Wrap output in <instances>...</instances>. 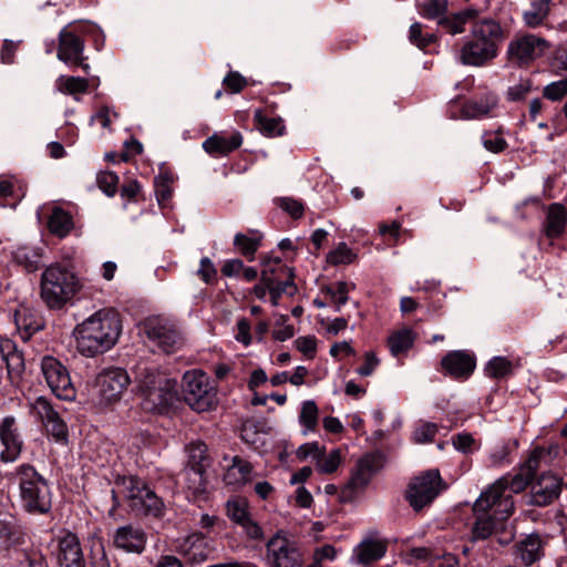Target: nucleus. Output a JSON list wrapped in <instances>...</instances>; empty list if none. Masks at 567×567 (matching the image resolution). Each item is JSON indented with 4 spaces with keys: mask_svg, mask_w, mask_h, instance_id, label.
<instances>
[{
    "mask_svg": "<svg viewBox=\"0 0 567 567\" xmlns=\"http://www.w3.org/2000/svg\"><path fill=\"white\" fill-rule=\"evenodd\" d=\"M560 449L557 444L534 449L517 474L512 477H501L481 494L474 504V509L485 511L496 507L495 513L501 514L502 518L509 517L514 512V501L511 495H504L506 488L518 494L527 486L530 487L537 471L549 466L557 458Z\"/></svg>",
    "mask_w": 567,
    "mask_h": 567,
    "instance_id": "nucleus-1",
    "label": "nucleus"
},
{
    "mask_svg": "<svg viewBox=\"0 0 567 567\" xmlns=\"http://www.w3.org/2000/svg\"><path fill=\"white\" fill-rule=\"evenodd\" d=\"M121 332L118 313L112 309H101L79 323L73 333L78 351L92 358L113 348Z\"/></svg>",
    "mask_w": 567,
    "mask_h": 567,
    "instance_id": "nucleus-2",
    "label": "nucleus"
},
{
    "mask_svg": "<svg viewBox=\"0 0 567 567\" xmlns=\"http://www.w3.org/2000/svg\"><path fill=\"white\" fill-rule=\"evenodd\" d=\"M504 39L501 24L491 18L473 23L470 35L463 40L458 61L468 66H484L498 54V44Z\"/></svg>",
    "mask_w": 567,
    "mask_h": 567,
    "instance_id": "nucleus-3",
    "label": "nucleus"
},
{
    "mask_svg": "<svg viewBox=\"0 0 567 567\" xmlns=\"http://www.w3.org/2000/svg\"><path fill=\"white\" fill-rule=\"evenodd\" d=\"M82 289L72 267L55 262L47 267L40 280V297L49 309L60 310Z\"/></svg>",
    "mask_w": 567,
    "mask_h": 567,
    "instance_id": "nucleus-4",
    "label": "nucleus"
},
{
    "mask_svg": "<svg viewBox=\"0 0 567 567\" xmlns=\"http://www.w3.org/2000/svg\"><path fill=\"white\" fill-rule=\"evenodd\" d=\"M135 380L142 406L146 411L161 413L177 399V381L155 369H140Z\"/></svg>",
    "mask_w": 567,
    "mask_h": 567,
    "instance_id": "nucleus-5",
    "label": "nucleus"
},
{
    "mask_svg": "<svg viewBox=\"0 0 567 567\" xmlns=\"http://www.w3.org/2000/svg\"><path fill=\"white\" fill-rule=\"evenodd\" d=\"M14 480L19 486L22 508L30 514H47L52 506V494L47 480L30 464L16 468Z\"/></svg>",
    "mask_w": 567,
    "mask_h": 567,
    "instance_id": "nucleus-6",
    "label": "nucleus"
},
{
    "mask_svg": "<svg viewBox=\"0 0 567 567\" xmlns=\"http://www.w3.org/2000/svg\"><path fill=\"white\" fill-rule=\"evenodd\" d=\"M117 493L122 494L130 509L136 515L159 517L164 511L162 499L136 476H124L116 482ZM112 497L117 502L116 491Z\"/></svg>",
    "mask_w": 567,
    "mask_h": 567,
    "instance_id": "nucleus-7",
    "label": "nucleus"
},
{
    "mask_svg": "<svg viewBox=\"0 0 567 567\" xmlns=\"http://www.w3.org/2000/svg\"><path fill=\"white\" fill-rule=\"evenodd\" d=\"M444 488L439 470H429L411 478L405 499L415 512H420L430 506Z\"/></svg>",
    "mask_w": 567,
    "mask_h": 567,
    "instance_id": "nucleus-8",
    "label": "nucleus"
},
{
    "mask_svg": "<svg viewBox=\"0 0 567 567\" xmlns=\"http://www.w3.org/2000/svg\"><path fill=\"white\" fill-rule=\"evenodd\" d=\"M265 565L267 567H303L305 558L298 544L280 529L266 543Z\"/></svg>",
    "mask_w": 567,
    "mask_h": 567,
    "instance_id": "nucleus-9",
    "label": "nucleus"
},
{
    "mask_svg": "<svg viewBox=\"0 0 567 567\" xmlns=\"http://www.w3.org/2000/svg\"><path fill=\"white\" fill-rule=\"evenodd\" d=\"M184 399L196 412L212 410L217 403V392L209 378L200 370L185 372L183 377Z\"/></svg>",
    "mask_w": 567,
    "mask_h": 567,
    "instance_id": "nucleus-10",
    "label": "nucleus"
},
{
    "mask_svg": "<svg viewBox=\"0 0 567 567\" xmlns=\"http://www.w3.org/2000/svg\"><path fill=\"white\" fill-rule=\"evenodd\" d=\"M130 377L124 369L111 368L101 371L95 379L93 400L100 406H109L117 402L127 385Z\"/></svg>",
    "mask_w": 567,
    "mask_h": 567,
    "instance_id": "nucleus-11",
    "label": "nucleus"
},
{
    "mask_svg": "<svg viewBox=\"0 0 567 567\" xmlns=\"http://www.w3.org/2000/svg\"><path fill=\"white\" fill-rule=\"evenodd\" d=\"M141 331L158 350L169 353L175 351L182 343L179 333L175 327L162 317H150L141 324Z\"/></svg>",
    "mask_w": 567,
    "mask_h": 567,
    "instance_id": "nucleus-12",
    "label": "nucleus"
},
{
    "mask_svg": "<svg viewBox=\"0 0 567 567\" xmlns=\"http://www.w3.org/2000/svg\"><path fill=\"white\" fill-rule=\"evenodd\" d=\"M548 48L549 43L544 38L524 34L509 41L506 54L512 63L526 66L542 56Z\"/></svg>",
    "mask_w": 567,
    "mask_h": 567,
    "instance_id": "nucleus-13",
    "label": "nucleus"
},
{
    "mask_svg": "<svg viewBox=\"0 0 567 567\" xmlns=\"http://www.w3.org/2000/svg\"><path fill=\"white\" fill-rule=\"evenodd\" d=\"M382 458L378 454H365L361 457L352 473L348 484L341 491L342 501H351L359 492L363 491L372 477L381 470Z\"/></svg>",
    "mask_w": 567,
    "mask_h": 567,
    "instance_id": "nucleus-14",
    "label": "nucleus"
},
{
    "mask_svg": "<svg viewBox=\"0 0 567 567\" xmlns=\"http://www.w3.org/2000/svg\"><path fill=\"white\" fill-rule=\"evenodd\" d=\"M43 377L56 398L65 401L75 399V389L66 368L53 357H44L41 361Z\"/></svg>",
    "mask_w": 567,
    "mask_h": 567,
    "instance_id": "nucleus-15",
    "label": "nucleus"
},
{
    "mask_svg": "<svg viewBox=\"0 0 567 567\" xmlns=\"http://www.w3.org/2000/svg\"><path fill=\"white\" fill-rule=\"evenodd\" d=\"M186 452L188 460L184 475L187 486L195 494L202 493L206 486L207 446L203 442H192L186 446Z\"/></svg>",
    "mask_w": 567,
    "mask_h": 567,
    "instance_id": "nucleus-16",
    "label": "nucleus"
},
{
    "mask_svg": "<svg viewBox=\"0 0 567 567\" xmlns=\"http://www.w3.org/2000/svg\"><path fill=\"white\" fill-rule=\"evenodd\" d=\"M31 413L41 421L48 435L56 443L68 444V426L45 398L39 396L31 403Z\"/></svg>",
    "mask_w": 567,
    "mask_h": 567,
    "instance_id": "nucleus-17",
    "label": "nucleus"
},
{
    "mask_svg": "<svg viewBox=\"0 0 567 567\" xmlns=\"http://www.w3.org/2000/svg\"><path fill=\"white\" fill-rule=\"evenodd\" d=\"M563 488V478L548 471L533 478L528 495V504L533 506H547L558 498Z\"/></svg>",
    "mask_w": 567,
    "mask_h": 567,
    "instance_id": "nucleus-18",
    "label": "nucleus"
},
{
    "mask_svg": "<svg viewBox=\"0 0 567 567\" xmlns=\"http://www.w3.org/2000/svg\"><path fill=\"white\" fill-rule=\"evenodd\" d=\"M54 542L60 567H85L80 540L75 534L63 532L56 536Z\"/></svg>",
    "mask_w": 567,
    "mask_h": 567,
    "instance_id": "nucleus-19",
    "label": "nucleus"
},
{
    "mask_svg": "<svg viewBox=\"0 0 567 567\" xmlns=\"http://www.w3.org/2000/svg\"><path fill=\"white\" fill-rule=\"evenodd\" d=\"M0 442L2 450L0 458L2 462L11 463L18 460L23 449V441L16 426V419L7 416L0 424Z\"/></svg>",
    "mask_w": 567,
    "mask_h": 567,
    "instance_id": "nucleus-20",
    "label": "nucleus"
},
{
    "mask_svg": "<svg viewBox=\"0 0 567 567\" xmlns=\"http://www.w3.org/2000/svg\"><path fill=\"white\" fill-rule=\"evenodd\" d=\"M146 542L147 536L144 529L133 524L116 528L113 535L114 546L126 553H143Z\"/></svg>",
    "mask_w": 567,
    "mask_h": 567,
    "instance_id": "nucleus-21",
    "label": "nucleus"
},
{
    "mask_svg": "<svg viewBox=\"0 0 567 567\" xmlns=\"http://www.w3.org/2000/svg\"><path fill=\"white\" fill-rule=\"evenodd\" d=\"M226 509L228 517L240 525L249 538L261 539L264 537L261 527L250 517L246 499H229L226 504Z\"/></svg>",
    "mask_w": 567,
    "mask_h": 567,
    "instance_id": "nucleus-22",
    "label": "nucleus"
},
{
    "mask_svg": "<svg viewBox=\"0 0 567 567\" xmlns=\"http://www.w3.org/2000/svg\"><path fill=\"white\" fill-rule=\"evenodd\" d=\"M84 42L71 27L59 33L58 59L66 64H80L83 60Z\"/></svg>",
    "mask_w": 567,
    "mask_h": 567,
    "instance_id": "nucleus-23",
    "label": "nucleus"
},
{
    "mask_svg": "<svg viewBox=\"0 0 567 567\" xmlns=\"http://www.w3.org/2000/svg\"><path fill=\"white\" fill-rule=\"evenodd\" d=\"M177 550L190 563L200 564L208 559L213 546L210 539L202 533H192L179 540Z\"/></svg>",
    "mask_w": 567,
    "mask_h": 567,
    "instance_id": "nucleus-24",
    "label": "nucleus"
},
{
    "mask_svg": "<svg viewBox=\"0 0 567 567\" xmlns=\"http://www.w3.org/2000/svg\"><path fill=\"white\" fill-rule=\"evenodd\" d=\"M441 364L445 373L454 379L468 378L476 365L474 357L462 350L450 351Z\"/></svg>",
    "mask_w": 567,
    "mask_h": 567,
    "instance_id": "nucleus-25",
    "label": "nucleus"
},
{
    "mask_svg": "<svg viewBox=\"0 0 567 567\" xmlns=\"http://www.w3.org/2000/svg\"><path fill=\"white\" fill-rule=\"evenodd\" d=\"M386 549L388 544L385 540L372 538L363 539L354 547L351 563L367 567L381 559L385 555Z\"/></svg>",
    "mask_w": 567,
    "mask_h": 567,
    "instance_id": "nucleus-26",
    "label": "nucleus"
},
{
    "mask_svg": "<svg viewBox=\"0 0 567 567\" xmlns=\"http://www.w3.org/2000/svg\"><path fill=\"white\" fill-rule=\"evenodd\" d=\"M243 144V136L235 131L229 134L215 133L203 142V148L213 156H225Z\"/></svg>",
    "mask_w": 567,
    "mask_h": 567,
    "instance_id": "nucleus-27",
    "label": "nucleus"
},
{
    "mask_svg": "<svg viewBox=\"0 0 567 567\" xmlns=\"http://www.w3.org/2000/svg\"><path fill=\"white\" fill-rule=\"evenodd\" d=\"M0 355L6 363L8 377L11 380L19 379L24 371V359L11 339L0 336Z\"/></svg>",
    "mask_w": 567,
    "mask_h": 567,
    "instance_id": "nucleus-28",
    "label": "nucleus"
},
{
    "mask_svg": "<svg viewBox=\"0 0 567 567\" xmlns=\"http://www.w3.org/2000/svg\"><path fill=\"white\" fill-rule=\"evenodd\" d=\"M544 545L539 535L529 534L515 545V559L525 566H532L544 555Z\"/></svg>",
    "mask_w": 567,
    "mask_h": 567,
    "instance_id": "nucleus-29",
    "label": "nucleus"
},
{
    "mask_svg": "<svg viewBox=\"0 0 567 567\" xmlns=\"http://www.w3.org/2000/svg\"><path fill=\"white\" fill-rule=\"evenodd\" d=\"M480 16V10L474 7H468L450 16H445L440 25L444 28L451 35H456L465 32L466 24L475 22Z\"/></svg>",
    "mask_w": 567,
    "mask_h": 567,
    "instance_id": "nucleus-30",
    "label": "nucleus"
},
{
    "mask_svg": "<svg viewBox=\"0 0 567 567\" xmlns=\"http://www.w3.org/2000/svg\"><path fill=\"white\" fill-rule=\"evenodd\" d=\"M496 507H492L485 511H475L476 513L482 512L477 516L476 522L472 528V538L474 540H483L488 538L497 528V522L503 520L502 515L495 513Z\"/></svg>",
    "mask_w": 567,
    "mask_h": 567,
    "instance_id": "nucleus-31",
    "label": "nucleus"
},
{
    "mask_svg": "<svg viewBox=\"0 0 567 567\" xmlns=\"http://www.w3.org/2000/svg\"><path fill=\"white\" fill-rule=\"evenodd\" d=\"M254 478L252 466L246 460L235 456L231 465L227 468L224 481L227 485L240 486Z\"/></svg>",
    "mask_w": 567,
    "mask_h": 567,
    "instance_id": "nucleus-32",
    "label": "nucleus"
},
{
    "mask_svg": "<svg viewBox=\"0 0 567 567\" xmlns=\"http://www.w3.org/2000/svg\"><path fill=\"white\" fill-rule=\"evenodd\" d=\"M567 212L565 207L558 203L551 204L547 209L546 221L544 226L545 234L548 238L559 237L566 227Z\"/></svg>",
    "mask_w": 567,
    "mask_h": 567,
    "instance_id": "nucleus-33",
    "label": "nucleus"
},
{
    "mask_svg": "<svg viewBox=\"0 0 567 567\" xmlns=\"http://www.w3.org/2000/svg\"><path fill=\"white\" fill-rule=\"evenodd\" d=\"M416 332L411 328H402L393 331L388 337V347L393 357L405 354L414 344Z\"/></svg>",
    "mask_w": 567,
    "mask_h": 567,
    "instance_id": "nucleus-34",
    "label": "nucleus"
},
{
    "mask_svg": "<svg viewBox=\"0 0 567 567\" xmlns=\"http://www.w3.org/2000/svg\"><path fill=\"white\" fill-rule=\"evenodd\" d=\"M14 322L18 330L21 331V337L24 340L29 339L34 332L42 328L41 319L34 316V313L25 307H20L14 312Z\"/></svg>",
    "mask_w": 567,
    "mask_h": 567,
    "instance_id": "nucleus-35",
    "label": "nucleus"
},
{
    "mask_svg": "<svg viewBox=\"0 0 567 567\" xmlns=\"http://www.w3.org/2000/svg\"><path fill=\"white\" fill-rule=\"evenodd\" d=\"M497 104V99L494 94L488 93L484 96L467 101L463 106V114L467 118H476L487 115Z\"/></svg>",
    "mask_w": 567,
    "mask_h": 567,
    "instance_id": "nucleus-36",
    "label": "nucleus"
},
{
    "mask_svg": "<svg viewBox=\"0 0 567 567\" xmlns=\"http://www.w3.org/2000/svg\"><path fill=\"white\" fill-rule=\"evenodd\" d=\"M529 8L523 12V20L529 28L540 25L548 17L550 0H529Z\"/></svg>",
    "mask_w": 567,
    "mask_h": 567,
    "instance_id": "nucleus-37",
    "label": "nucleus"
},
{
    "mask_svg": "<svg viewBox=\"0 0 567 567\" xmlns=\"http://www.w3.org/2000/svg\"><path fill=\"white\" fill-rule=\"evenodd\" d=\"M261 281L269 288H274V285L279 281V278L284 272H290V268L282 264L281 259L267 258L262 262Z\"/></svg>",
    "mask_w": 567,
    "mask_h": 567,
    "instance_id": "nucleus-38",
    "label": "nucleus"
},
{
    "mask_svg": "<svg viewBox=\"0 0 567 567\" xmlns=\"http://www.w3.org/2000/svg\"><path fill=\"white\" fill-rule=\"evenodd\" d=\"M417 12L421 17L429 20L440 21L447 14V0H423L416 3Z\"/></svg>",
    "mask_w": 567,
    "mask_h": 567,
    "instance_id": "nucleus-39",
    "label": "nucleus"
},
{
    "mask_svg": "<svg viewBox=\"0 0 567 567\" xmlns=\"http://www.w3.org/2000/svg\"><path fill=\"white\" fill-rule=\"evenodd\" d=\"M354 288L353 284L346 281H337L322 289L327 296H329L331 303L334 305V310L339 312L341 307L349 300V292Z\"/></svg>",
    "mask_w": 567,
    "mask_h": 567,
    "instance_id": "nucleus-40",
    "label": "nucleus"
},
{
    "mask_svg": "<svg viewBox=\"0 0 567 567\" xmlns=\"http://www.w3.org/2000/svg\"><path fill=\"white\" fill-rule=\"evenodd\" d=\"M48 226L53 235L65 237L73 227L71 216L61 208H54L49 218Z\"/></svg>",
    "mask_w": 567,
    "mask_h": 567,
    "instance_id": "nucleus-41",
    "label": "nucleus"
},
{
    "mask_svg": "<svg viewBox=\"0 0 567 567\" xmlns=\"http://www.w3.org/2000/svg\"><path fill=\"white\" fill-rule=\"evenodd\" d=\"M14 260L22 265L29 272L35 271L42 259V250L40 248L19 247L13 252Z\"/></svg>",
    "mask_w": 567,
    "mask_h": 567,
    "instance_id": "nucleus-42",
    "label": "nucleus"
},
{
    "mask_svg": "<svg viewBox=\"0 0 567 567\" xmlns=\"http://www.w3.org/2000/svg\"><path fill=\"white\" fill-rule=\"evenodd\" d=\"M319 410L313 400L302 402L299 423L305 427L303 434L313 432L318 424Z\"/></svg>",
    "mask_w": 567,
    "mask_h": 567,
    "instance_id": "nucleus-43",
    "label": "nucleus"
},
{
    "mask_svg": "<svg viewBox=\"0 0 567 567\" xmlns=\"http://www.w3.org/2000/svg\"><path fill=\"white\" fill-rule=\"evenodd\" d=\"M255 120L261 133L269 137L280 136L285 132V125L279 117H266L261 111L255 113Z\"/></svg>",
    "mask_w": 567,
    "mask_h": 567,
    "instance_id": "nucleus-44",
    "label": "nucleus"
},
{
    "mask_svg": "<svg viewBox=\"0 0 567 567\" xmlns=\"http://www.w3.org/2000/svg\"><path fill=\"white\" fill-rule=\"evenodd\" d=\"M172 183H173V175L169 173L161 174L154 181L156 198H157L158 204L163 207L167 206L172 198V194H173Z\"/></svg>",
    "mask_w": 567,
    "mask_h": 567,
    "instance_id": "nucleus-45",
    "label": "nucleus"
},
{
    "mask_svg": "<svg viewBox=\"0 0 567 567\" xmlns=\"http://www.w3.org/2000/svg\"><path fill=\"white\" fill-rule=\"evenodd\" d=\"M513 372V363L505 357L492 358L486 367L485 373L493 379H501L509 375Z\"/></svg>",
    "mask_w": 567,
    "mask_h": 567,
    "instance_id": "nucleus-46",
    "label": "nucleus"
},
{
    "mask_svg": "<svg viewBox=\"0 0 567 567\" xmlns=\"http://www.w3.org/2000/svg\"><path fill=\"white\" fill-rule=\"evenodd\" d=\"M60 91L68 94L84 93L89 87V82L80 76H65L62 75L58 80Z\"/></svg>",
    "mask_w": 567,
    "mask_h": 567,
    "instance_id": "nucleus-47",
    "label": "nucleus"
},
{
    "mask_svg": "<svg viewBox=\"0 0 567 567\" xmlns=\"http://www.w3.org/2000/svg\"><path fill=\"white\" fill-rule=\"evenodd\" d=\"M260 239L261 236L258 234L255 236H247L238 233L234 238V245L243 255L252 256L260 245Z\"/></svg>",
    "mask_w": 567,
    "mask_h": 567,
    "instance_id": "nucleus-48",
    "label": "nucleus"
},
{
    "mask_svg": "<svg viewBox=\"0 0 567 567\" xmlns=\"http://www.w3.org/2000/svg\"><path fill=\"white\" fill-rule=\"evenodd\" d=\"M409 40L419 49H425L435 41L433 33H423V25L420 22L411 24L409 30Z\"/></svg>",
    "mask_w": 567,
    "mask_h": 567,
    "instance_id": "nucleus-49",
    "label": "nucleus"
},
{
    "mask_svg": "<svg viewBox=\"0 0 567 567\" xmlns=\"http://www.w3.org/2000/svg\"><path fill=\"white\" fill-rule=\"evenodd\" d=\"M355 259V254L346 243H339L338 246L327 255V261L331 265L351 264Z\"/></svg>",
    "mask_w": 567,
    "mask_h": 567,
    "instance_id": "nucleus-50",
    "label": "nucleus"
},
{
    "mask_svg": "<svg viewBox=\"0 0 567 567\" xmlns=\"http://www.w3.org/2000/svg\"><path fill=\"white\" fill-rule=\"evenodd\" d=\"M99 188L107 196L112 197L117 192L118 176L113 172H100L96 176Z\"/></svg>",
    "mask_w": 567,
    "mask_h": 567,
    "instance_id": "nucleus-51",
    "label": "nucleus"
},
{
    "mask_svg": "<svg viewBox=\"0 0 567 567\" xmlns=\"http://www.w3.org/2000/svg\"><path fill=\"white\" fill-rule=\"evenodd\" d=\"M341 455L339 450H332L328 455L323 453L319 456L317 461V470L320 473H333L340 465Z\"/></svg>",
    "mask_w": 567,
    "mask_h": 567,
    "instance_id": "nucleus-52",
    "label": "nucleus"
},
{
    "mask_svg": "<svg viewBox=\"0 0 567 567\" xmlns=\"http://www.w3.org/2000/svg\"><path fill=\"white\" fill-rule=\"evenodd\" d=\"M288 316L286 315H279L275 328L272 330V337L274 339L278 341H286L293 337L295 334V328L292 324L288 323Z\"/></svg>",
    "mask_w": 567,
    "mask_h": 567,
    "instance_id": "nucleus-53",
    "label": "nucleus"
},
{
    "mask_svg": "<svg viewBox=\"0 0 567 567\" xmlns=\"http://www.w3.org/2000/svg\"><path fill=\"white\" fill-rule=\"evenodd\" d=\"M511 449L509 445L501 442L496 444L492 451L489 452L487 465L488 466H501L505 463H508V455H509Z\"/></svg>",
    "mask_w": 567,
    "mask_h": 567,
    "instance_id": "nucleus-54",
    "label": "nucleus"
},
{
    "mask_svg": "<svg viewBox=\"0 0 567 567\" xmlns=\"http://www.w3.org/2000/svg\"><path fill=\"white\" fill-rule=\"evenodd\" d=\"M567 94V79H561L547 84L543 95L549 101H559Z\"/></svg>",
    "mask_w": 567,
    "mask_h": 567,
    "instance_id": "nucleus-55",
    "label": "nucleus"
},
{
    "mask_svg": "<svg viewBox=\"0 0 567 567\" xmlns=\"http://www.w3.org/2000/svg\"><path fill=\"white\" fill-rule=\"evenodd\" d=\"M435 423L426 422L419 425L413 433V441L419 444L430 443L437 432Z\"/></svg>",
    "mask_w": 567,
    "mask_h": 567,
    "instance_id": "nucleus-56",
    "label": "nucleus"
},
{
    "mask_svg": "<svg viewBox=\"0 0 567 567\" xmlns=\"http://www.w3.org/2000/svg\"><path fill=\"white\" fill-rule=\"evenodd\" d=\"M482 141L484 147L493 153L503 152L507 147V142L498 133H485Z\"/></svg>",
    "mask_w": 567,
    "mask_h": 567,
    "instance_id": "nucleus-57",
    "label": "nucleus"
},
{
    "mask_svg": "<svg viewBox=\"0 0 567 567\" xmlns=\"http://www.w3.org/2000/svg\"><path fill=\"white\" fill-rule=\"evenodd\" d=\"M322 452H324L323 446H321L318 442H310L300 445L296 452V455L300 461L312 457L317 462Z\"/></svg>",
    "mask_w": 567,
    "mask_h": 567,
    "instance_id": "nucleus-58",
    "label": "nucleus"
},
{
    "mask_svg": "<svg viewBox=\"0 0 567 567\" xmlns=\"http://www.w3.org/2000/svg\"><path fill=\"white\" fill-rule=\"evenodd\" d=\"M270 291H276L278 295L280 293H290L292 295L296 290V287L293 285V271L290 268V272H284L282 276L279 278V281H277L274 285V288H269Z\"/></svg>",
    "mask_w": 567,
    "mask_h": 567,
    "instance_id": "nucleus-59",
    "label": "nucleus"
},
{
    "mask_svg": "<svg viewBox=\"0 0 567 567\" xmlns=\"http://www.w3.org/2000/svg\"><path fill=\"white\" fill-rule=\"evenodd\" d=\"M197 275L205 284H210L213 280H215L217 270L208 257H203L200 259Z\"/></svg>",
    "mask_w": 567,
    "mask_h": 567,
    "instance_id": "nucleus-60",
    "label": "nucleus"
},
{
    "mask_svg": "<svg viewBox=\"0 0 567 567\" xmlns=\"http://www.w3.org/2000/svg\"><path fill=\"white\" fill-rule=\"evenodd\" d=\"M279 206L293 218H300L303 214V205L290 197L280 198Z\"/></svg>",
    "mask_w": 567,
    "mask_h": 567,
    "instance_id": "nucleus-61",
    "label": "nucleus"
},
{
    "mask_svg": "<svg viewBox=\"0 0 567 567\" xmlns=\"http://www.w3.org/2000/svg\"><path fill=\"white\" fill-rule=\"evenodd\" d=\"M295 346L305 355L313 357L317 349L316 338L312 336L299 337L295 340Z\"/></svg>",
    "mask_w": 567,
    "mask_h": 567,
    "instance_id": "nucleus-62",
    "label": "nucleus"
},
{
    "mask_svg": "<svg viewBox=\"0 0 567 567\" xmlns=\"http://www.w3.org/2000/svg\"><path fill=\"white\" fill-rule=\"evenodd\" d=\"M224 84L233 93H239L246 86L247 81L238 72H229L224 79Z\"/></svg>",
    "mask_w": 567,
    "mask_h": 567,
    "instance_id": "nucleus-63",
    "label": "nucleus"
},
{
    "mask_svg": "<svg viewBox=\"0 0 567 567\" xmlns=\"http://www.w3.org/2000/svg\"><path fill=\"white\" fill-rule=\"evenodd\" d=\"M379 363L380 360L373 352H367L364 354V363L358 368L357 373L361 377H369L374 372Z\"/></svg>",
    "mask_w": 567,
    "mask_h": 567,
    "instance_id": "nucleus-64",
    "label": "nucleus"
}]
</instances>
